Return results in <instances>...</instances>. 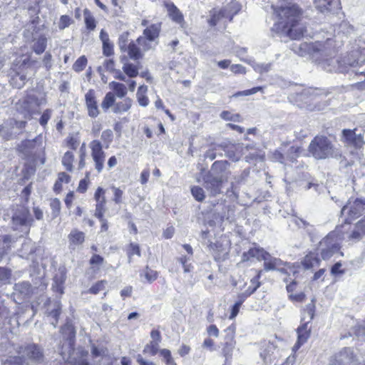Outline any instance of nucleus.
<instances>
[{"instance_id":"f257e3e1","label":"nucleus","mask_w":365,"mask_h":365,"mask_svg":"<svg viewBox=\"0 0 365 365\" xmlns=\"http://www.w3.org/2000/svg\"><path fill=\"white\" fill-rule=\"evenodd\" d=\"M292 49L299 56H311L328 72L351 73L355 76L364 77V79L356 86L359 89L365 90V58L363 56L359 57L358 51H353L351 55L342 58H335L334 41L330 38L325 41L294 44Z\"/></svg>"},{"instance_id":"f03ea898","label":"nucleus","mask_w":365,"mask_h":365,"mask_svg":"<svg viewBox=\"0 0 365 365\" xmlns=\"http://www.w3.org/2000/svg\"><path fill=\"white\" fill-rule=\"evenodd\" d=\"M279 21L272 28V31L285 34L297 39L304 36L305 29L299 24L300 11L296 5L280 7L274 9Z\"/></svg>"},{"instance_id":"7ed1b4c3","label":"nucleus","mask_w":365,"mask_h":365,"mask_svg":"<svg viewBox=\"0 0 365 365\" xmlns=\"http://www.w3.org/2000/svg\"><path fill=\"white\" fill-rule=\"evenodd\" d=\"M3 365H45L46 357L43 349L36 344L19 346L15 355L2 360Z\"/></svg>"},{"instance_id":"20e7f679","label":"nucleus","mask_w":365,"mask_h":365,"mask_svg":"<svg viewBox=\"0 0 365 365\" xmlns=\"http://www.w3.org/2000/svg\"><path fill=\"white\" fill-rule=\"evenodd\" d=\"M308 151L317 160L327 158L341 159V151L335 148L331 140L324 135L315 136L309 145Z\"/></svg>"},{"instance_id":"39448f33","label":"nucleus","mask_w":365,"mask_h":365,"mask_svg":"<svg viewBox=\"0 0 365 365\" xmlns=\"http://www.w3.org/2000/svg\"><path fill=\"white\" fill-rule=\"evenodd\" d=\"M344 233L345 231L337 227L336 230L329 232L319 242L317 250L322 259L327 260L339 251L341 235Z\"/></svg>"},{"instance_id":"423d86ee","label":"nucleus","mask_w":365,"mask_h":365,"mask_svg":"<svg viewBox=\"0 0 365 365\" xmlns=\"http://www.w3.org/2000/svg\"><path fill=\"white\" fill-rule=\"evenodd\" d=\"M342 216L345 217L344 223L340 227L346 232V226L358 217L365 214V200L361 198H350L341 210Z\"/></svg>"},{"instance_id":"0eeeda50","label":"nucleus","mask_w":365,"mask_h":365,"mask_svg":"<svg viewBox=\"0 0 365 365\" xmlns=\"http://www.w3.org/2000/svg\"><path fill=\"white\" fill-rule=\"evenodd\" d=\"M61 331L65 342L63 343L61 356L63 361H68V364H76V357L73 348L76 337V330L71 323H66L61 329Z\"/></svg>"},{"instance_id":"6e6552de","label":"nucleus","mask_w":365,"mask_h":365,"mask_svg":"<svg viewBox=\"0 0 365 365\" xmlns=\"http://www.w3.org/2000/svg\"><path fill=\"white\" fill-rule=\"evenodd\" d=\"M43 104H46L45 98H38L34 94H29L19 100L16 103L15 108L16 110L21 114L23 118H27L37 112L38 108Z\"/></svg>"},{"instance_id":"1a4fd4ad","label":"nucleus","mask_w":365,"mask_h":365,"mask_svg":"<svg viewBox=\"0 0 365 365\" xmlns=\"http://www.w3.org/2000/svg\"><path fill=\"white\" fill-rule=\"evenodd\" d=\"M314 304L313 301L307 305L306 314H307L308 321L304 322L297 329V341L293 346V350L296 351L299 349L302 344H304L310 336V329H308L307 324L313 319L314 316Z\"/></svg>"},{"instance_id":"9d476101","label":"nucleus","mask_w":365,"mask_h":365,"mask_svg":"<svg viewBox=\"0 0 365 365\" xmlns=\"http://www.w3.org/2000/svg\"><path fill=\"white\" fill-rule=\"evenodd\" d=\"M30 60L29 58L24 59L22 63L16 68H14L11 73L10 83L16 88H21L29 79L28 74L30 68Z\"/></svg>"},{"instance_id":"9b49d317","label":"nucleus","mask_w":365,"mask_h":365,"mask_svg":"<svg viewBox=\"0 0 365 365\" xmlns=\"http://www.w3.org/2000/svg\"><path fill=\"white\" fill-rule=\"evenodd\" d=\"M31 29H32V31L30 30V28L26 29L24 31V36L26 41H32L31 49L36 54L40 55L45 51L47 47L48 38L44 34L37 35L36 33H34L35 26L34 23L31 26Z\"/></svg>"},{"instance_id":"f8f14e48","label":"nucleus","mask_w":365,"mask_h":365,"mask_svg":"<svg viewBox=\"0 0 365 365\" xmlns=\"http://www.w3.org/2000/svg\"><path fill=\"white\" fill-rule=\"evenodd\" d=\"M358 359L351 347H344L329 359V365H356Z\"/></svg>"},{"instance_id":"ddd939ff","label":"nucleus","mask_w":365,"mask_h":365,"mask_svg":"<svg viewBox=\"0 0 365 365\" xmlns=\"http://www.w3.org/2000/svg\"><path fill=\"white\" fill-rule=\"evenodd\" d=\"M33 220L28 209L21 207L12 217L13 228L15 230L28 233Z\"/></svg>"},{"instance_id":"4468645a","label":"nucleus","mask_w":365,"mask_h":365,"mask_svg":"<svg viewBox=\"0 0 365 365\" xmlns=\"http://www.w3.org/2000/svg\"><path fill=\"white\" fill-rule=\"evenodd\" d=\"M89 148H91L95 169L100 173L103 169L106 158V153L103 150V145L101 141L93 140L90 143Z\"/></svg>"},{"instance_id":"2eb2a0df","label":"nucleus","mask_w":365,"mask_h":365,"mask_svg":"<svg viewBox=\"0 0 365 365\" xmlns=\"http://www.w3.org/2000/svg\"><path fill=\"white\" fill-rule=\"evenodd\" d=\"M203 185L211 196H216L222 192L224 180L207 173L203 176Z\"/></svg>"},{"instance_id":"dca6fc26","label":"nucleus","mask_w":365,"mask_h":365,"mask_svg":"<svg viewBox=\"0 0 365 365\" xmlns=\"http://www.w3.org/2000/svg\"><path fill=\"white\" fill-rule=\"evenodd\" d=\"M42 143L40 138H36L34 140H26L21 142L19 145V150L26 158L34 156L41 148Z\"/></svg>"},{"instance_id":"f3484780","label":"nucleus","mask_w":365,"mask_h":365,"mask_svg":"<svg viewBox=\"0 0 365 365\" xmlns=\"http://www.w3.org/2000/svg\"><path fill=\"white\" fill-rule=\"evenodd\" d=\"M85 106L89 117L96 118L100 114L96 92L89 89L85 94Z\"/></svg>"},{"instance_id":"a211bd4d","label":"nucleus","mask_w":365,"mask_h":365,"mask_svg":"<svg viewBox=\"0 0 365 365\" xmlns=\"http://www.w3.org/2000/svg\"><path fill=\"white\" fill-rule=\"evenodd\" d=\"M6 330V328L0 327V356L8 355L9 357L11 355H15L16 347L11 344L8 338L5 336Z\"/></svg>"},{"instance_id":"6ab92c4d","label":"nucleus","mask_w":365,"mask_h":365,"mask_svg":"<svg viewBox=\"0 0 365 365\" xmlns=\"http://www.w3.org/2000/svg\"><path fill=\"white\" fill-rule=\"evenodd\" d=\"M228 165L229 163L227 160L215 161L212 165L211 168L207 173L226 180L227 177L225 176V173L227 170Z\"/></svg>"},{"instance_id":"aec40b11","label":"nucleus","mask_w":365,"mask_h":365,"mask_svg":"<svg viewBox=\"0 0 365 365\" xmlns=\"http://www.w3.org/2000/svg\"><path fill=\"white\" fill-rule=\"evenodd\" d=\"M15 294H19L21 299L29 298L33 293V287L31 284L26 281L19 282L14 286Z\"/></svg>"},{"instance_id":"412c9836","label":"nucleus","mask_w":365,"mask_h":365,"mask_svg":"<svg viewBox=\"0 0 365 365\" xmlns=\"http://www.w3.org/2000/svg\"><path fill=\"white\" fill-rule=\"evenodd\" d=\"M287 264H288V263L283 262L279 258L272 257L271 255L269 254L267 260L264 262V269L266 271L277 269L282 273H284L285 269L282 267Z\"/></svg>"},{"instance_id":"4be33fe9","label":"nucleus","mask_w":365,"mask_h":365,"mask_svg":"<svg viewBox=\"0 0 365 365\" xmlns=\"http://www.w3.org/2000/svg\"><path fill=\"white\" fill-rule=\"evenodd\" d=\"M68 238L69 248L74 250L84 242L85 234L78 230H73L68 235Z\"/></svg>"},{"instance_id":"5701e85b","label":"nucleus","mask_w":365,"mask_h":365,"mask_svg":"<svg viewBox=\"0 0 365 365\" xmlns=\"http://www.w3.org/2000/svg\"><path fill=\"white\" fill-rule=\"evenodd\" d=\"M314 3L322 13L331 11L339 6V0H314Z\"/></svg>"},{"instance_id":"b1692460","label":"nucleus","mask_w":365,"mask_h":365,"mask_svg":"<svg viewBox=\"0 0 365 365\" xmlns=\"http://www.w3.org/2000/svg\"><path fill=\"white\" fill-rule=\"evenodd\" d=\"M100 38L103 43V53L106 56H110L113 54V44L110 41L108 34L101 30L100 33Z\"/></svg>"},{"instance_id":"393cba45","label":"nucleus","mask_w":365,"mask_h":365,"mask_svg":"<svg viewBox=\"0 0 365 365\" xmlns=\"http://www.w3.org/2000/svg\"><path fill=\"white\" fill-rule=\"evenodd\" d=\"M365 235V217L359 221L348 237L354 240H359Z\"/></svg>"},{"instance_id":"a878e982","label":"nucleus","mask_w":365,"mask_h":365,"mask_svg":"<svg viewBox=\"0 0 365 365\" xmlns=\"http://www.w3.org/2000/svg\"><path fill=\"white\" fill-rule=\"evenodd\" d=\"M320 262V259L316 254L309 252L302 259V264L305 269H309L314 267L319 266Z\"/></svg>"},{"instance_id":"bb28decb","label":"nucleus","mask_w":365,"mask_h":365,"mask_svg":"<svg viewBox=\"0 0 365 365\" xmlns=\"http://www.w3.org/2000/svg\"><path fill=\"white\" fill-rule=\"evenodd\" d=\"M161 29V24H153L150 26H148L143 31V35L146 36L148 40H151L154 41L156 38H158Z\"/></svg>"},{"instance_id":"cd10ccee","label":"nucleus","mask_w":365,"mask_h":365,"mask_svg":"<svg viewBox=\"0 0 365 365\" xmlns=\"http://www.w3.org/2000/svg\"><path fill=\"white\" fill-rule=\"evenodd\" d=\"M18 135V131L12 129L11 124L7 120L0 125V135L5 140H10Z\"/></svg>"},{"instance_id":"c85d7f7f","label":"nucleus","mask_w":365,"mask_h":365,"mask_svg":"<svg viewBox=\"0 0 365 365\" xmlns=\"http://www.w3.org/2000/svg\"><path fill=\"white\" fill-rule=\"evenodd\" d=\"M219 147L224 150L225 156L229 158L233 161H238L240 158V155L236 154L235 151V146L233 145H228L226 143L219 144Z\"/></svg>"},{"instance_id":"c756f323","label":"nucleus","mask_w":365,"mask_h":365,"mask_svg":"<svg viewBox=\"0 0 365 365\" xmlns=\"http://www.w3.org/2000/svg\"><path fill=\"white\" fill-rule=\"evenodd\" d=\"M132 106V100L129 98H125L115 104L113 111L115 113H120L128 111Z\"/></svg>"},{"instance_id":"7c9ffc66","label":"nucleus","mask_w":365,"mask_h":365,"mask_svg":"<svg viewBox=\"0 0 365 365\" xmlns=\"http://www.w3.org/2000/svg\"><path fill=\"white\" fill-rule=\"evenodd\" d=\"M13 242L14 241L10 235H0V256L7 252Z\"/></svg>"},{"instance_id":"2f4dec72","label":"nucleus","mask_w":365,"mask_h":365,"mask_svg":"<svg viewBox=\"0 0 365 365\" xmlns=\"http://www.w3.org/2000/svg\"><path fill=\"white\" fill-rule=\"evenodd\" d=\"M126 51L129 57L133 60H138L142 58L140 48L133 41L129 43Z\"/></svg>"},{"instance_id":"473e14b6","label":"nucleus","mask_w":365,"mask_h":365,"mask_svg":"<svg viewBox=\"0 0 365 365\" xmlns=\"http://www.w3.org/2000/svg\"><path fill=\"white\" fill-rule=\"evenodd\" d=\"M232 335L230 337L227 339V341L225 343V345L222 348V352L225 357L230 356L232 354V351L235 346V341L234 340V331L232 330Z\"/></svg>"},{"instance_id":"72a5a7b5","label":"nucleus","mask_w":365,"mask_h":365,"mask_svg":"<svg viewBox=\"0 0 365 365\" xmlns=\"http://www.w3.org/2000/svg\"><path fill=\"white\" fill-rule=\"evenodd\" d=\"M109 86L115 91L118 98H123L127 93L126 86L121 83L112 81L109 83Z\"/></svg>"},{"instance_id":"f704fd0d","label":"nucleus","mask_w":365,"mask_h":365,"mask_svg":"<svg viewBox=\"0 0 365 365\" xmlns=\"http://www.w3.org/2000/svg\"><path fill=\"white\" fill-rule=\"evenodd\" d=\"M122 68L125 74L130 78H135L138 75V67L131 63H125Z\"/></svg>"},{"instance_id":"c9c22d12","label":"nucleus","mask_w":365,"mask_h":365,"mask_svg":"<svg viewBox=\"0 0 365 365\" xmlns=\"http://www.w3.org/2000/svg\"><path fill=\"white\" fill-rule=\"evenodd\" d=\"M240 9L238 2L232 1L223 9H226V14L228 16L230 21H232L233 16L237 14Z\"/></svg>"},{"instance_id":"e433bc0d","label":"nucleus","mask_w":365,"mask_h":365,"mask_svg":"<svg viewBox=\"0 0 365 365\" xmlns=\"http://www.w3.org/2000/svg\"><path fill=\"white\" fill-rule=\"evenodd\" d=\"M74 160L73 153L71 151H67L62 158V164L68 171L73 170V162Z\"/></svg>"},{"instance_id":"4c0bfd02","label":"nucleus","mask_w":365,"mask_h":365,"mask_svg":"<svg viewBox=\"0 0 365 365\" xmlns=\"http://www.w3.org/2000/svg\"><path fill=\"white\" fill-rule=\"evenodd\" d=\"M11 276L10 269L0 267V287L9 284Z\"/></svg>"},{"instance_id":"58836bf2","label":"nucleus","mask_w":365,"mask_h":365,"mask_svg":"<svg viewBox=\"0 0 365 365\" xmlns=\"http://www.w3.org/2000/svg\"><path fill=\"white\" fill-rule=\"evenodd\" d=\"M191 194L195 200L198 202H202L205 198V193L204 190L197 185L192 186L191 187Z\"/></svg>"},{"instance_id":"ea45409f","label":"nucleus","mask_w":365,"mask_h":365,"mask_svg":"<svg viewBox=\"0 0 365 365\" xmlns=\"http://www.w3.org/2000/svg\"><path fill=\"white\" fill-rule=\"evenodd\" d=\"M169 14L172 19L178 24H180L183 21V16L176 6L172 5L169 7Z\"/></svg>"},{"instance_id":"a19ab883","label":"nucleus","mask_w":365,"mask_h":365,"mask_svg":"<svg viewBox=\"0 0 365 365\" xmlns=\"http://www.w3.org/2000/svg\"><path fill=\"white\" fill-rule=\"evenodd\" d=\"M115 103V95L108 92L106 94L102 103L101 107L104 110H107L109 108H110Z\"/></svg>"},{"instance_id":"79ce46f5","label":"nucleus","mask_w":365,"mask_h":365,"mask_svg":"<svg viewBox=\"0 0 365 365\" xmlns=\"http://www.w3.org/2000/svg\"><path fill=\"white\" fill-rule=\"evenodd\" d=\"M83 16H84V21H85L86 28L88 30H91V31L93 30L96 28V20L93 18V16L91 15V12L88 10L86 9L84 11Z\"/></svg>"},{"instance_id":"37998d69","label":"nucleus","mask_w":365,"mask_h":365,"mask_svg":"<svg viewBox=\"0 0 365 365\" xmlns=\"http://www.w3.org/2000/svg\"><path fill=\"white\" fill-rule=\"evenodd\" d=\"M9 311L7 307L5 305L4 299L0 295V327H3L4 319L8 318Z\"/></svg>"},{"instance_id":"c03bdc74","label":"nucleus","mask_w":365,"mask_h":365,"mask_svg":"<svg viewBox=\"0 0 365 365\" xmlns=\"http://www.w3.org/2000/svg\"><path fill=\"white\" fill-rule=\"evenodd\" d=\"M144 275L147 282L151 283L154 282L158 277V273L157 271L151 269L149 267H146L143 272L140 274Z\"/></svg>"},{"instance_id":"a18cd8bd","label":"nucleus","mask_w":365,"mask_h":365,"mask_svg":"<svg viewBox=\"0 0 365 365\" xmlns=\"http://www.w3.org/2000/svg\"><path fill=\"white\" fill-rule=\"evenodd\" d=\"M101 138L105 144V148H108L110 144L113 141V131L110 129H106V130H103L101 133Z\"/></svg>"},{"instance_id":"49530a36","label":"nucleus","mask_w":365,"mask_h":365,"mask_svg":"<svg viewBox=\"0 0 365 365\" xmlns=\"http://www.w3.org/2000/svg\"><path fill=\"white\" fill-rule=\"evenodd\" d=\"M73 23L72 18L68 15H62L58 22V27L60 30H63L68 28L71 24Z\"/></svg>"},{"instance_id":"de8ad7c7","label":"nucleus","mask_w":365,"mask_h":365,"mask_svg":"<svg viewBox=\"0 0 365 365\" xmlns=\"http://www.w3.org/2000/svg\"><path fill=\"white\" fill-rule=\"evenodd\" d=\"M87 64V58L85 56L79 57L73 65V69L76 72L82 71Z\"/></svg>"},{"instance_id":"09e8293b","label":"nucleus","mask_w":365,"mask_h":365,"mask_svg":"<svg viewBox=\"0 0 365 365\" xmlns=\"http://www.w3.org/2000/svg\"><path fill=\"white\" fill-rule=\"evenodd\" d=\"M105 205H106V198L105 196H103L101 202L96 203V210H95V216L98 219H102L103 217V214L105 212Z\"/></svg>"},{"instance_id":"8fccbe9b","label":"nucleus","mask_w":365,"mask_h":365,"mask_svg":"<svg viewBox=\"0 0 365 365\" xmlns=\"http://www.w3.org/2000/svg\"><path fill=\"white\" fill-rule=\"evenodd\" d=\"M357 130H350V129H344L342 130L343 137L345 139V141L351 145L353 140H354V138H356V135H357L356 133Z\"/></svg>"},{"instance_id":"3c124183","label":"nucleus","mask_w":365,"mask_h":365,"mask_svg":"<svg viewBox=\"0 0 365 365\" xmlns=\"http://www.w3.org/2000/svg\"><path fill=\"white\" fill-rule=\"evenodd\" d=\"M61 201L58 198L53 199L50 202V207L52 210L53 218H56L61 211Z\"/></svg>"},{"instance_id":"603ef678","label":"nucleus","mask_w":365,"mask_h":365,"mask_svg":"<svg viewBox=\"0 0 365 365\" xmlns=\"http://www.w3.org/2000/svg\"><path fill=\"white\" fill-rule=\"evenodd\" d=\"M158 349L159 344H157V342L150 341L144 347L143 353L149 354L151 356H155L158 353Z\"/></svg>"},{"instance_id":"864d4df0","label":"nucleus","mask_w":365,"mask_h":365,"mask_svg":"<svg viewBox=\"0 0 365 365\" xmlns=\"http://www.w3.org/2000/svg\"><path fill=\"white\" fill-rule=\"evenodd\" d=\"M136 41L144 51L152 48L151 42L153 41L151 40H148V38L144 35L143 36L138 37Z\"/></svg>"},{"instance_id":"5fc2aeb1","label":"nucleus","mask_w":365,"mask_h":365,"mask_svg":"<svg viewBox=\"0 0 365 365\" xmlns=\"http://www.w3.org/2000/svg\"><path fill=\"white\" fill-rule=\"evenodd\" d=\"M128 36L129 34L128 32H124L119 36L118 38V46L121 51H126L127 47L128 46Z\"/></svg>"},{"instance_id":"6e6d98bb","label":"nucleus","mask_w":365,"mask_h":365,"mask_svg":"<svg viewBox=\"0 0 365 365\" xmlns=\"http://www.w3.org/2000/svg\"><path fill=\"white\" fill-rule=\"evenodd\" d=\"M104 259L99 255H93L90 259V264L93 267V268L96 270H98L100 269V266L103 263Z\"/></svg>"},{"instance_id":"4d7b16f0","label":"nucleus","mask_w":365,"mask_h":365,"mask_svg":"<svg viewBox=\"0 0 365 365\" xmlns=\"http://www.w3.org/2000/svg\"><path fill=\"white\" fill-rule=\"evenodd\" d=\"M128 255V262H131V257L134 255H137L138 256H140V250L139 245L135 243H130L129 247L127 251Z\"/></svg>"},{"instance_id":"13d9d810","label":"nucleus","mask_w":365,"mask_h":365,"mask_svg":"<svg viewBox=\"0 0 365 365\" xmlns=\"http://www.w3.org/2000/svg\"><path fill=\"white\" fill-rule=\"evenodd\" d=\"M221 18H228L226 9H221L217 14H214L210 20V25L215 26Z\"/></svg>"},{"instance_id":"bf43d9fd","label":"nucleus","mask_w":365,"mask_h":365,"mask_svg":"<svg viewBox=\"0 0 365 365\" xmlns=\"http://www.w3.org/2000/svg\"><path fill=\"white\" fill-rule=\"evenodd\" d=\"M256 287L251 288L249 287L247 290H245L244 292L238 294L237 299L238 300L236 302L237 303H240V304L242 305V304L244 302V301L250 297L252 294H253L256 291Z\"/></svg>"},{"instance_id":"052dcab7","label":"nucleus","mask_w":365,"mask_h":365,"mask_svg":"<svg viewBox=\"0 0 365 365\" xmlns=\"http://www.w3.org/2000/svg\"><path fill=\"white\" fill-rule=\"evenodd\" d=\"M10 124H11L12 129L18 131V134L21 132V130L25 128L26 122L25 120L17 121L14 119H10Z\"/></svg>"},{"instance_id":"680f3d73","label":"nucleus","mask_w":365,"mask_h":365,"mask_svg":"<svg viewBox=\"0 0 365 365\" xmlns=\"http://www.w3.org/2000/svg\"><path fill=\"white\" fill-rule=\"evenodd\" d=\"M254 70L258 73H263L268 72L271 68L270 63H257L252 65Z\"/></svg>"},{"instance_id":"e2e57ef3","label":"nucleus","mask_w":365,"mask_h":365,"mask_svg":"<svg viewBox=\"0 0 365 365\" xmlns=\"http://www.w3.org/2000/svg\"><path fill=\"white\" fill-rule=\"evenodd\" d=\"M106 284V282L104 280L98 282L96 284H95L90 288L89 292L91 294H97L101 291H102L105 289Z\"/></svg>"},{"instance_id":"0e129e2a","label":"nucleus","mask_w":365,"mask_h":365,"mask_svg":"<svg viewBox=\"0 0 365 365\" xmlns=\"http://www.w3.org/2000/svg\"><path fill=\"white\" fill-rule=\"evenodd\" d=\"M111 189L113 190L114 195L113 200L116 204H120L122 202V196L123 194V191L120 190L119 187H116L115 186H111Z\"/></svg>"},{"instance_id":"69168bd1","label":"nucleus","mask_w":365,"mask_h":365,"mask_svg":"<svg viewBox=\"0 0 365 365\" xmlns=\"http://www.w3.org/2000/svg\"><path fill=\"white\" fill-rule=\"evenodd\" d=\"M341 263L340 262L335 263L331 268V274L333 276L341 275L345 273L344 269H341Z\"/></svg>"},{"instance_id":"338daca9","label":"nucleus","mask_w":365,"mask_h":365,"mask_svg":"<svg viewBox=\"0 0 365 365\" xmlns=\"http://www.w3.org/2000/svg\"><path fill=\"white\" fill-rule=\"evenodd\" d=\"M43 63L47 71L52 67V56L49 52H46L43 58Z\"/></svg>"},{"instance_id":"774afa93","label":"nucleus","mask_w":365,"mask_h":365,"mask_svg":"<svg viewBox=\"0 0 365 365\" xmlns=\"http://www.w3.org/2000/svg\"><path fill=\"white\" fill-rule=\"evenodd\" d=\"M51 110L49 109H46L41 115L39 120V123L43 126L46 125L51 118Z\"/></svg>"}]
</instances>
